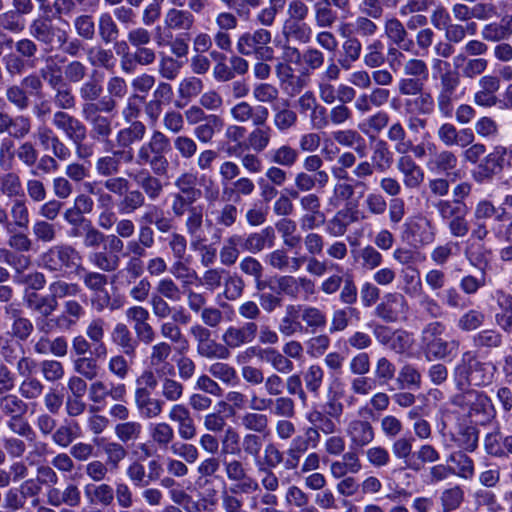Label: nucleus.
Segmentation results:
<instances>
[{"mask_svg": "<svg viewBox=\"0 0 512 512\" xmlns=\"http://www.w3.org/2000/svg\"><path fill=\"white\" fill-rule=\"evenodd\" d=\"M332 138L343 147L353 148L361 158H364L367 154L366 141L356 130H336L332 132Z\"/></svg>", "mask_w": 512, "mask_h": 512, "instance_id": "nucleus-33", "label": "nucleus"}, {"mask_svg": "<svg viewBox=\"0 0 512 512\" xmlns=\"http://www.w3.org/2000/svg\"><path fill=\"white\" fill-rule=\"evenodd\" d=\"M344 38L337 59L339 66L348 71L361 57L362 43L356 36L346 35Z\"/></svg>", "mask_w": 512, "mask_h": 512, "instance_id": "nucleus-29", "label": "nucleus"}, {"mask_svg": "<svg viewBox=\"0 0 512 512\" xmlns=\"http://www.w3.org/2000/svg\"><path fill=\"white\" fill-rule=\"evenodd\" d=\"M112 343L118 347L124 355L134 358L138 347V340L124 323H117L110 334Z\"/></svg>", "mask_w": 512, "mask_h": 512, "instance_id": "nucleus-26", "label": "nucleus"}, {"mask_svg": "<svg viewBox=\"0 0 512 512\" xmlns=\"http://www.w3.org/2000/svg\"><path fill=\"white\" fill-rule=\"evenodd\" d=\"M146 134V127L142 122H133L129 127L117 132L116 141L120 147L126 148L135 142L141 141Z\"/></svg>", "mask_w": 512, "mask_h": 512, "instance_id": "nucleus-59", "label": "nucleus"}, {"mask_svg": "<svg viewBox=\"0 0 512 512\" xmlns=\"http://www.w3.org/2000/svg\"><path fill=\"white\" fill-rule=\"evenodd\" d=\"M35 137L44 150H51L60 161H66L71 157V150L47 125H40L35 132Z\"/></svg>", "mask_w": 512, "mask_h": 512, "instance_id": "nucleus-16", "label": "nucleus"}, {"mask_svg": "<svg viewBox=\"0 0 512 512\" xmlns=\"http://www.w3.org/2000/svg\"><path fill=\"white\" fill-rule=\"evenodd\" d=\"M359 220L358 211L340 209L325 224V231L332 237H341L346 234L348 227Z\"/></svg>", "mask_w": 512, "mask_h": 512, "instance_id": "nucleus-25", "label": "nucleus"}, {"mask_svg": "<svg viewBox=\"0 0 512 512\" xmlns=\"http://www.w3.org/2000/svg\"><path fill=\"white\" fill-rule=\"evenodd\" d=\"M345 395V389L342 382L338 379L331 382L326 391V401L324 412L327 416L339 420L344 412V404L341 401Z\"/></svg>", "mask_w": 512, "mask_h": 512, "instance_id": "nucleus-22", "label": "nucleus"}, {"mask_svg": "<svg viewBox=\"0 0 512 512\" xmlns=\"http://www.w3.org/2000/svg\"><path fill=\"white\" fill-rule=\"evenodd\" d=\"M254 181L248 177H240L230 185L223 186V196L227 200H237L241 196H250L255 191Z\"/></svg>", "mask_w": 512, "mask_h": 512, "instance_id": "nucleus-53", "label": "nucleus"}, {"mask_svg": "<svg viewBox=\"0 0 512 512\" xmlns=\"http://www.w3.org/2000/svg\"><path fill=\"white\" fill-rule=\"evenodd\" d=\"M64 313L56 318V324L62 329H70L85 315L84 307L76 300H68L63 304Z\"/></svg>", "mask_w": 512, "mask_h": 512, "instance_id": "nucleus-46", "label": "nucleus"}, {"mask_svg": "<svg viewBox=\"0 0 512 512\" xmlns=\"http://www.w3.org/2000/svg\"><path fill=\"white\" fill-rule=\"evenodd\" d=\"M409 304L405 296L398 292L386 293L375 308L377 317L388 323L407 319Z\"/></svg>", "mask_w": 512, "mask_h": 512, "instance_id": "nucleus-11", "label": "nucleus"}, {"mask_svg": "<svg viewBox=\"0 0 512 512\" xmlns=\"http://www.w3.org/2000/svg\"><path fill=\"white\" fill-rule=\"evenodd\" d=\"M410 232L421 246L430 245L436 238V227L431 220L419 217L410 224Z\"/></svg>", "mask_w": 512, "mask_h": 512, "instance_id": "nucleus-36", "label": "nucleus"}, {"mask_svg": "<svg viewBox=\"0 0 512 512\" xmlns=\"http://www.w3.org/2000/svg\"><path fill=\"white\" fill-rule=\"evenodd\" d=\"M352 450H359L369 445L375 438L372 424L364 419L354 418L350 420L345 429Z\"/></svg>", "mask_w": 512, "mask_h": 512, "instance_id": "nucleus-12", "label": "nucleus"}, {"mask_svg": "<svg viewBox=\"0 0 512 512\" xmlns=\"http://www.w3.org/2000/svg\"><path fill=\"white\" fill-rule=\"evenodd\" d=\"M258 326L255 322L248 321L242 325L229 326L222 334V341L227 349H236L254 341Z\"/></svg>", "mask_w": 512, "mask_h": 512, "instance_id": "nucleus-13", "label": "nucleus"}, {"mask_svg": "<svg viewBox=\"0 0 512 512\" xmlns=\"http://www.w3.org/2000/svg\"><path fill=\"white\" fill-rule=\"evenodd\" d=\"M84 286L92 293L103 292L108 284V277L100 272L87 270L81 264L80 273L77 274Z\"/></svg>", "mask_w": 512, "mask_h": 512, "instance_id": "nucleus-64", "label": "nucleus"}, {"mask_svg": "<svg viewBox=\"0 0 512 512\" xmlns=\"http://www.w3.org/2000/svg\"><path fill=\"white\" fill-rule=\"evenodd\" d=\"M262 361L281 374H290L294 370V364L283 352L275 348H264L261 353Z\"/></svg>", "mask_w": 512, "mask_h": 512, "instance_id": "nucleus-45", "label": "nucleus"}, {"mask_svg": "<svg viewBox=\"0 0 512 512\" xmlns=\"http://www.w3.org/2000/svg\"><path fill=\"white\" fill-rule=\"evenodd\" d=\"M274 242V228L267 226L259 232L249 234L246 238L242 237L241 247L244 251L256 254L266 247H272Z\"/></svg>", "mask_w": 512, "mask_h": 512, "instance_id": "nucleus-28", "label": "nucleus"}, {"mask_svg": "<svg viewBox=\"0 0 512 512\" xmlns=\"http://www.w3.org/2000/svg\"><path fill=\"white\" fill-rule=\"evenodd\" d=\"M312 28L306 21L286 18L281 27V34L285 42L295 41L307 44L312 38Z\"/></svg>", "mask_w": 512, "mask_h": 512, "instance_id": "nucleus-24", "label": "nucleus"}, {"mask_svg": "<svg viewBox=\"0 0 512 512\" xmlns=\"http://www.w3.org/2000/svg\"><path fill=\"white\" fill-rule=\"evenodd\" d=\"M1 195L9 199L24 197L25 192L20 176L15 172H8L0 176Z\"/></svg>", "mask_w": 512, "mask_h": 512, "instance_id": "nucleus-56", "label": "nucleus"}, {"mask_svg": "<svg viewBox=\"0 0 512 512\" xmlns=\"http://www.w3.org/2000/svg\"><path fill=\"white\" fill-rule=\"evenodd\" d=\"M321 435L318 429L313 426L305 428L302 435L295 436L290 442L288 448L305 454L309 449H315L320 443Z\"/></svg>", "mask_w": 512, "mask_h": 512, "instance_id": "nucleus-44", "label": "nucleus"}, {"mask_svg": "<svg viewBox=\"0 0 512 512\" xmlns=\"http://www.w3.org/2000/svg\"><path fill=\"white\" fill-rule=\"evenodd\" d=\"M194 24L195 17L188 10L170 8L164 16V25L171 31H189Z\"/></svg>", "mask_w": 512, "mask_h": 512, "instance_id": "nucleus-32", "label": "nucleus"}, {"mask_svg": "<svg viewBox=\"0 0 512 512\" xmlns=\"http://www.w3.org/2000/svg\"><path fill=\"white\" fill-rule=\"evenodd\" d=\"M479 433L476 427L470 425L459 426L453 440L465 452H473L478 446Z\"/></svg>", "mask_w": 512, "mask_h": 512, "instance_id": "nucleus-52", "label": "nucleus"}, {"mask_svg": "<svg viewBox=\"0 0 512 512\" xmlns=\"http://www.w3.org/2000/svg\"><path fill=\"white\" fill-rule=\"evenodd\" d=\"M489 62L482 57H467L464 53H458L453 58V66L460 77L475 79L482 75L488 68Z\"/></svg>", "mask_w": 512, "mask_h": 512, "instance_id": "nucleus-19", "label": "nucleus"}, {"mask_svg": "<svg viewBox=\"0 0 512 512\" xmlns=\"http://www.w3.org/2000/svg\"><path fill=\"white\" fill-rule=\"evenodd\" d=\"M81 434V428L77 422L64 423L52 434V441L62 447H68Z\"/></svg>", "mask_w": 512, "mask_h": 512, "instance_id": "nucleus-61", "label": "nucleus"}, {"mask_svg": "<svg viewBox=\"0 0 512 512\" xmlns=\"http://www.w3.org/2000/svg\"><path fill=\"white\" fill-rule=\"evenodd\" d=\"M190 334L197 342V353L200 357L210 360H227L230 357V350L224 345L211 338V331L200 324H194L189 329Z\"/></svg>", "mask_w": 512, "mask_h": 512, "instance_id": "nucleus-10", "label": "nucleus"}, {"mask_svg": "<svg viewBox=\"0 0 512 512\" xmlns=\"http://www.w3.org/2000/svg\"><path fill=\"white\" fill-rule=\"evenodd\" d=\"M458 159L456 155L449 150L435 151L428 160L426 166L428 170L435 173H444L456 168Z\"/></svg>", "mask_w": 512, "mask_h": 512, "instance_id": "nucleus-43", "label": "nucleus"}, {"mask_svg": "<svg viewBox=\"0 0 512 512\" xmlns=\"http://www.w3.org/2000/svg\"><path fill=\"white\" fill-rule=\"evenodd\" d=\"M352 256L363 271H373L381 267L384 257L381 252L373 245H365L364 247L352 251Z\"/></svg>", "mask_w": 512, "mask_h": 512, "instance_id": "nucleus-31", "label": "nucleus"}, {"mask_svg": "<svg viewBox=\"0 0 512 512\" xmlns=\"http://www.w3.org/2000/svg\"><path fill=\"white\" fill-rule=\"evenodd\" d=\"M98 35L105 44L113 43L119 37V28L109 12L98 17Z\"/></svg>", "mask_w": 512, "mask_h": 512, "instance_id": "nucleus-62", "label": "nucleus"}, {"mask_svg": "<svg viewBox=\"0 0 512 512\" xmlns=\"http://www.w3.org/2000/svg\"><path fill=\"white\" fill-rule=\"evenodd\" d=\"M301 305H287L285 314L281 318L278 330L285 337H291L297 333H301L304 329L300 321Z\"/></svg>", "mask_w": 512, "mask_h": 512, "instance_id": "nucleus-35", "label": "nucleus"}, {"mask_svg": "<svg viewBox=\"0 0 512 512\" xmlns=\"http://www.w3.org/2000/svg\"><path fill=\"white\" fill-rule=\"evenodd\" d=\"M89 124L91 126V137L94 140L104 142L105 151L108 152L112 150V142L108 140L112 134L111 120L108 117L101 115Z\"/></svg>", "mask_w": 512, "mask_h": 512, "instance_id": "nucleus-57", "label": "nucleus"}, {"mask_svg": "<svg viewBox=\"0 0 512 512\" xmlns=\"http://www.w3.org/2000/svg\"><path fill=\"white\" fill-rule=\"evenodd\" d=\"M26 304L30 310L44 317L50 316L58 307V301H55L50 294L43 296L35 292L27 295Z\"/></svg>", "mask_w": 512, "mask_h": 512, "instance_id": "nucleus-51", "label": "nucleus"}, {"mask_svg": "<svg viewBox=\"0 0 512 512\" xmlns=\"http://www.w3.org/2000/svg\"><path fill=\"white\" fill-rule=\"evenodd\" d=\"M128 176L142 188L149 200L155 201L161 196L163 184L152 171L143 168L136 173H128Z\"/></svg>", "mask_w": 512, "mask_h": 512, "instance_id": "nucleus-21", "label": "nucleus"}, {"mask_svg": "<svg viewBox=\"0 0 512 512\" xmlns=\"http://www.w3.org/2000/svg\"><path fill=\"white\" fill-rule=\"evenodd\" d=\"M447 462L453 465L451 466L453 468V475L464 480L473 479L475 475L474 461L463 451H456L450 454Z\"/></svg>", "mask_w": 512, "mask_h": 512, "instance_id": "nucleus-39", "label": "nucleus"}, {"mask_svg": "<svg viewBox=\"0 0 512 512\" xmlns=\"http://www.w3.org/2000/svg\"><path fill=\"white\" fill-rule=\"evenodd\" d=\"M135 407L143 419L159 417L164 408V401L152 396V392L134 393Z\"/></svg>", "mask_w": 512, "mask_h": 512, "instance_id": "nucleus-27", "label": "nucleus"}, {"mask_svg": "<svg viewBox=\"0 0 512 512\" xmlns=\"http://www.w3.org/2000/svg\"><path fill=\"white\" fill-rule=\"evenodd\" d=\"M451 402L460 407L469 417H479L476 420L478 422L490 419L495 412L491 399L485 393L474 389L454 395Z\"/></svg>", "mask_w": 512, "mask_h": 512, "instance_id": "nucleus-6", "label": "nucleus"}, {"mask_svg": "<svg viewBox=\"0 0 512 512\" xmlns=\"http://www.w3.org/2000/svg\"><path fill=\"white\" fill-rule=\"evenodd\" d=\"M84 495L90 505L107 507L113 502L114 490L112 486L106 483H88L84 486Z\"/></svg>", "mask_w": 512, "mask_h": 512, "instance_id": "nucleus-34", "label": "nucleus"}, {"mask_svg": "<svg viewBox=\"0 0 512 512\" xmlns=\"http://www.w3.org/2000/svg\"><path fill=\"white\" fill-rule=\"evenodd\" d=\"M82 256L70 244H56L50 246L37 258V266L51 273L66 274L80 273Z\"/></svg>", "mask_w": 512, "mask_h": 512, "instance_id": "nucleus-4", "label": "nucleus"}, {"mask_svg": "<svg viewBox=\"0 0 512 512\" xmlns=\"http://www.w3.org/2000/svg\"><path fill=\"white\" fill-rule=\"evenodd\" d=\"M170 151V139L163 132L155 130L148 141L137 149L135 163L139 166H149L155 175L165 176L169 170L167 154Z\"/></svg>", "mask_w": 512, "mask_h": 512, "instance_id": "nucleus-3", "label": "nucleus"}, {"mask_svg": "<svg viewBox=\"0 0 512 512\" xmlns=\"http://www.w3.org/2000/svg\"><path fill=\"white\" fill-rule=\"evenodd\" d=\"M371 162L375 165L376 172L385 173L393 164V153L384 140H378L372 149Z\"/></svg>", "mask_w": 512, "mask_h": 512, "instance_id": "nucleus-47", "label": "nucleus"}, {"mask_svg": "<svg viewBox=\"0 0 512 512\" xmlns=\"http://www.w3.org/2000/svg\"><path fill=\"white\" fill-rule=\"evenodd\" d=\"M254 128L250 131L247 137L249 147L254 152L264 151L271 143L274 136L273 129L267 125V122L262 124H253Z\"/></svg>", "mask_w": 512, "mask_h": 512, "instance_id": "nucleus-38", "label": "nucleus"}, {"mask_svg": "<svg viewBox=\"0 0 512 512\" xmlns=\"http://www.w3.org/2000/svg\"><path fill=\"white\" fill-rule=\"evenodd\" d=\"M241 243L242 236L238 234H233L225 240L219 253L221 264L231 266L236 263L240 255L239 246H241Z\"/></svg>", "mask_w": 512, "mask_h": 512, "instance_id": "nucleus-63", "label": "nucleus"}, {"mask_svg": "<svg viewBox=\"0 0 512 512\" xmlns=\"http://www.w3.org/2000/svg\"><path fill=\"white\" fill-rule=\"evenodd\" d=\"M273 110V124L279 132H287L295 127L298 116L295 111L289 108V102L283 100L282 106L274 104Z\"/></svg>", "mask_w": 512, "mask_h": 512, "instance_id": "nucleus-37", "label": "nucleus"}, {"mask_svg": "<svg viewBox=\"0 0 512 512\" xmlns=\"http://www.w3.org/2000/svg\"><path fill=\"white\" fill-rule=\"evenodd\" d=\"M197 176L192 172L181 173L174 181V186L178 189L176 193L200 199L203 195L209 205L218 201L220 190L217 183L212 178L201 177L203 192L196 188Z\"/></svg>", "mask_w": 512, "mask_h": 512, "instance_id": "nucleus-8", "label": "nucleus"}, {"mask_svg": "<svg viewBox=\"0 0 512 512\" xmlns=\"http://www.w3.org/2000/svg\"><path fill=\"white\" fill-rule=\"evenodd\" d=\"M143 426L139 421L118 422L114 427V434L120 443L136 442L141 438Z\"/></svg>", "mask_w": 512, "mask_h": 512, "instance_id": "nucleus-49", "label": "nucleus"}, {"mask_svg": "<svg viewBox=\"0 0 512 512\" xmlns=\"http://www.w3.org/2000/svg\"><path fill=\"white\" fill-rule=\"evenodd\" d=\"M272 34L266 28H258L253 32L241 34L236 43L239 54L244 56L255 55L259 60H272L274 50L269 46Z\"/></svg>", "mask_w": 512, "mask_h": 512, "instance_id": "nucleus-7", "label": "nucleus"}, {"mask_svg": "<svg viewBox=\"0 0 512 512\" xmlns=\"http://www.w3.org/2000/svg\"><path fill=\"white\" fill-rule=\"evenodd\" d=\"M230 115L233 120L238 123L251 121L252 124H262L263 122H267L269 111L265 106H253L246 101H241L231 107Z\"/></svg>", "mask_w": 512, "mask_h": 512, "instance_id": "nucleus-18", "label": "nucleus"}, {"mask_svg": "<svg viewBox=\"0 0 512 512\" xmlns=\"http://www.w3.org/2000/svg\"><path fill=\"white\" fill-rule=\"evenodd\" d=\"M52 123L58 130L62 131L71 142L80 139L81 136H87L86 126L78 118L66 112H55Z\"/></svg>", "mask_w": 512, "mask_h": 512, "instance_id": "nucleus-20", "label": "nucleus"}, {"mask_svg": "<svg viewBox=\"0 0 512 512\" xmlns=\"http://www.w3.org/2000/svg\"><path fill=\"white\" fill-rule=\"evenodd\" d=\"M160 333L163 338L177 345L179 353L184 354L189 350V342L177 323L172 321L163 322L160 325Z\"/></svg>", "mask_w": 512, "mask_h": 512, "instance_id": "nucleus-55", "label": "nucleus"}, {"mask_svg": "<svg viewBox=\"0 0 512 512\" xmlns=\"http://www.w3.org/2000/svg\"><path fill=\"white\" fill-rule=\"evenodd\" d=\"M446 325L440 321L429 322L421 331V347L428 361L441 360L457 353L459 342L446 341L442 335Z\"/></svg>", "mask_w": 512, "mask_h": 512, "instance_id": "nucleus-5", "label": "nucleus"}, {"mask_svg": "<svg viewBox=\"0 0 512 512\" xmlns=\"http://www.w3.org/2000/svg\"><path fill=\"white\" fill-rule=\"evenodd\" d=\"M372 19L373 18H370L369 16L366 15L357 16L353 22L344 23L340 27V35L342 37H345L346 29L352 28L351 31H353L359 37H374L379 31V27Z\"/></svg>", "mask_w": 512, "mask_h": 512, "instance_id": "nucleus-40", "label": "nucleus"}, {"mask_svg": "<svg viewBox=\"0 0 512 512\" xmlns=\"http://www.w3.org/2000/svg\"><path fill=\"white\" fill-rule=\"evenodd\" d=\"M223 468L228 481L232 483L230 487L232 493L252 494L260 492L258 480L248 474L247 468L240 460L224 461Z\"/></svg>", "mask_w": 512, "mask_h": 512, "instance_id": "nucleus-9", "label": "nucleus"}, {"mask_svg": "<svg viewBox=\"0 0 512 512\" xmlns=\"http://www.w3.org/2000/svg\"><path fill=\"white\" fill-rule=\"evenodd\" d=\"M497 367L492 362L478 360L475 352L466 351L453 370V379L459 390L468 386H488L493 383Z\"/></svg>", "mask_w": 512, "mask_h": 512, "instance_id": "nucleus-2", "label": "nucleus"}, {"mask_svg": "<svg viewBox=\"0 0 512 512\" xmlns=\"http://www.w3.org/2000/svg\"><path fill=\"white\" fill-rule=\"evenodd\" d=\"M384 33L387 39L399 49L413 52L414 41L409 37L407 27L396 17H388L384 22Z\"/></svg>", "mask_w": 512, "mask_h": 512, "instance_id": "nucleus-17", "label": "nucleus"}, {"mask_svg": "<svg viewBox=\"0 0 512 512\" xmlns=\"http://www.w3.org/2000/svg\"><path fill=\"white\" fill-rule=\"evenodd\" d=\"M12 223L20 228L26 229L30 223L28 198L26 196L13 199L9 209Z\"/></svg>", "mask_w": 512, "mask_h": 512, "instance_id": "nucleus-54", "label": "nucleus"}, {"mask_svg": "<svg viewBox=\"0 0 512 512\" xmlns=\"http://www.w3.org/2000/svg\"><path fill=\"white\" fill-rule=\"evenodd\" d=\"M87 61L91 66L103 67L107 70L115 66L116 59L111 50L101 46H91L87 49Z\"/></svg>", "mask_w": 512, "mask_h": 512, "instance_id": "nucleus-60", "label": "nucleus"}, {"mask_svg": "<svg viewBox=\"0 0 512 512\" xmlns=\"http://www.w3.org/2000/svg\"><path fill=\"white\" fill-rule=\"evenodd\" d=\"M433 79H438L436 106L443 118H452L455 103L461 98L457 91L461 83L458 71L451 69L450 63L440 58L431 61Z\"/></svg>", "mask_w": 512, "mask_h": 512, "instance_id": "nucleus-1", "label": "nucleus"}, {"mask_svg": "<svg viewBox=\"0 0 512 512\" xmlns=\"http://www.w3.org/2000/svg\"><path fill=\"white\" fill-rule=\"evenodd\" d=\"M148 431L152 442L160 449H170V445L174 443L175 432L167 422L150 423Z\"/></svg>", "mask_w": 512, "mask_h": 512, "instance_id": "nucleus-42", "label": "nucleus"}, {"mask_svg": "<svg viewBox=\"0 0 512 512\" xmlns=\"http://www.w3.org/2000/svg\"><path fill=\"white\" fill-rule=\"evenodd\" d=\"M396 168L402 175L403 184L407 189H417L424 182L425 172L423 168L410 155L400 154Z\"/></svg>", "mask_w": 512, "mask_h": 512, "instance_id": "nucleus-15", "label": "nucleus"}, {"mask_svg": "<svg viewBox=\"0 0 512 512\" xmlns=\"http://www.w3.org/2000/svg\"><path fill=\"white\" fill-rule=\"evenodd\" d=\"M102 451L106 456V464L110 467L111 472H117L121 462L127 456V450L123 443L119 441H105L102 444Z\"/></svg>", "mask_w": 512, "mask_h": 512, "instance_id": "nucleus-50", "label": "nucleus"}, {"mask_svg": "<svg viewBox=\"0 0 512 512\" xmlns=\"http://www.w3.org/2000/svg\"><path fill=\"white\" fill-rule=\"evenodd\" d=\"M267 156L271 163L290 168L298 161L299 152L290 145L283 144L277 148L271 149Z\"/></svg>", "mask_w": 512, "mask_h": 512, "instance_id": "nucleus-48", "label": "nucleus"}, {"mask_svg": "<svg viewBox=\"0 0 512 512\" xmlns=\"http://www.w3.org/2000/svg\"><path fill=\"white\" fill-rule=\"evenodd\" d=\"M209 374L226 386L233 387L238 384L239 377L236 369L225 362H214L208 367Z\"/></svg>", "mask_w": 512, "mask_h": 512, "instance_id": "nucleus-58", "label": "nucleus"}, {"mask_svg": "<svg viewBox=\"0 0 512 512\" xmlns=\"http://www.w3.org/2000/svg\"><path fill=\"white\" fill-rule=\"evenodd\" d=\"M438 139L447 147L466 148L474 142L475 136L470 128L457 129L452 123L445 122L437 130Z\"/></svg>", "mask_w": 512, "mask_h": 512, "instance_id": "nucleus-14", "label": "nucleus"}, {"mask_svg": "<svg viewBox=\"0 0 512 512\" xmlns=\"http://www.w3.org/2000/svg\"><path fill=\"white\" fill-rule=\"evenodd\" d=\"M265 262L274 269L295 273L306 262V256L290 257L285 250L276 249L266 255Z\"/></svg>", "mask_w": 512, "mask_h": 512, "instance_id": "nucleus-23", "label": "nucleus"}, {"mask_svg": "<svg viewBox=\"0 0 512 512\" xmlns=\"http://www.w3.org/2000/svg\"><path fill=\"white\" fill-rule=\"evenodd\" d=\"M106 88L109 97L102 98L100 100V104L103 112L110 113L117 105L116 100L123 99L125 97L128 87L126 81L122 77L113 76L107 81Z\"/></svg>", "mask_w": 512, "mask_h": 512, "instance_id": "nucleus-30", "label": "nucleus"}, {"mask_svg": "<svg viewBox=\"0 0 512 512\" xmlns=\"http://www.w3.org/2000/svg\"><path fill=\"white\" fill-rule=\"evenodd\" d=\"M224 127L222 118L216 114H208L207 119L197 125L194 130V136L201 143H209L212 141L214 135L220 132Z\"/></svg>", "mask_w": 512, "mask_h": 512, "instance_id": "nucleus-41", "label": "nucleus"}]
</instances>
